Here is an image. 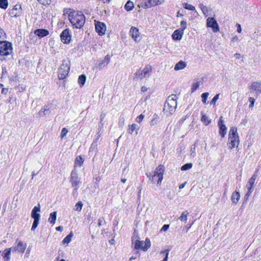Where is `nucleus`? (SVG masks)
Returning <instances> with one entry per match:
<instances>
[{"mask_svg": "<svg viewBox=\"0 0 261 261\" xmlns=\"http://www.w3.org/2000/svg\"><path fill=\"white\" fill-rule=\"evenodd\" d=\"M86 76L84 74H82L79 76L78 79V82L79 84H80V86L82 87L83 86L86 82Z\"/></svg>", "mask_w": 261, "mask_h": 261, "instance_id": "nucleus-35", "label": "nucleus"}, {"mask_svg": "<svg viewBox=\"0 0 261 261\" xmlns=\"http://www.w3.org/2000/svg\"><path fill=\"white\" fill-rule=\"evenodd\" d=\"M70 70V65L68 61L63 60L62 65L58 70V77L60 79H64L68 75Z\"/></svg>", "mask_w": 261, "mask_h": 261, "instance_id": "nucleus-7", "label": "nucleus"}, {"mask_svg": "<svg viewBox=\"0 0 261 261\" xmlns=\"http://www.w3.org/2000/svg\"><path fill=\"white\" fill-rule=\"evenodd\" d=\"M164 2V0H143L140 4V6L144 9H147L161 5Z\"/></svg>", "mask_w": 261, "mask_h": 261, "instance_id": "nucleus-11", "label": "nucleus"}, {"mask_svg": "<svg viewBox=\"0 0 261 261\" xmlns=\"http://www.w3.org/2000/svg\"><path fill=\"white\" fill-rule=\"evenodd\" d=\"M83 162H84V160L82 158V156H78L76 158L75 162H74V169H75V168L76 167H78V166L80 167V166H81V165L83 163Z\"/></svg>", "mask_w": 261, "mask_h": 261, "instance_id": "nucleus-32", "label": "nucleus"}, {"mask_svg": "<svg viewBox=\"0 0 261 261\" xmlns=\"http://www.w3.org/2000/svg\"><path fill=\"white\" fill-rule=\"evenodd\" d=\"M144 116L143 114H140L138 117L136 118V121L140 123L142 120L144 119Z\"/></svg>", "mask_w": 261, "mask_h": 261, "instance_id": "nucleus-53", "label": "nucleus"}, {"mask_svg": "<svg viewBox=\"0 0 261 261\" xmlns=\"http://www.w3.org/2000/svg\"><path fill=\"white\" fill-rule=\"evenodd\" d=\"M70 22L76 29H81L85 23V15L81 12H71L68 14Z\"/></svg>", "mask_w": 261, "mask_h": 261, "instance_id": "nucleus-1", "label": "nucleus"}, {"mask_svg": "<svg viewBox=\"0 0 261 261\" xmlns=\"http://www.w3.org/2000/svg\"><path fill=\"white\" fill-rule=\"evenodd\" d=\"M177 96L172 94L167 98L163 109L165 112H168L170 114H173L177 107Z\"/></svg>", "mask_w": 261, "mask_h": 261, "instance_id": "nucleus-4", "label": "nucleus"}, {"mask_svg": "<svg viewBox=\"0 0 261 261\" xmlns=\"http://www.w3.org/2000/svg\"><path fill=\"white\" fill-rule=\"evenodd\" d=\"M228 139L227 145L229 149H232L234 147L238 148L240 141L237 128L234 127L230 128Z\"/></svg>", "mask_w": 261, "mask_h": 261, "instance_id": "nucleus-3", "label": "nucleus"}, {"mask_svg": "<svg viewBox=\"0 0 261 261\" xmlns=\"http://www.w3.org/2000/svg\"><path fill=\"white\" fill-rule=\"evenodd\" d=\"M129 35L134 39L135 41L140 40V33L139 29L135 27H132L129 31Z\"/></svg>", "mask_w": 261, "mask_h": 261, "instance_id": "nucleus-17", "label": "nucleus"}, {"mask_svg": "<svg viewBox=\"0 0 261 261\" xmlns=\"http://www.w3.org/2000/svg\"><path fill=\"white\" fill-rule=\"evenodd\" d=\"M189 215V213L188 211H184L181 214L179 218V219L182 222H187V217Z\"/></svg>", "mask_w": 261, "mask_h": 261, "instance_id": "nucleus-29", "label": "nucleus"}, {"mask_svg": "<svg viewBox=\"0 0 261 261\" xmlns=\"http://www.w3.org/2000/svg\"><path fill=\"white\" fill-rule=\"evenodd\" d=\"M132 239V243L134 245V249L136 250H142L143 251H147L151 246L150 241L149 239L146 238L145 242L141 241L138 240L139 237L137 234H135Z\"/></svg>", "mask_w": 261, "mask_h": 261, "instance_id": "nucleus-5", "label": "nucleus"}, {"mask_svg": "<svg viewBox=\"0 0 261 261\" xmlns=\"http://www.w3.org/2000/svg\"><path fill=\"white\" fill-rule=\"evenodd\" d=\"M240 198V195L239 192L235 191L232 193L231 199L233 203L236 204L239 201Z\"/></svg>", "mask_w": 261, "mask_h": 261, "instance_id": "nucleus-26", "label": "nucleus"}, {"mask_svg": "<svg viewBox=\"0 0 261 261\" xmlns=\"http://www.w3.org/2000/svg\"><path fill=\"white\" fill-rule=\"evenodd\" d=\"M70 182L71 184L72 187L74 188L73 194L77 193L79 187L78 185L81 184L80 178L78 176L77 171L74 169L71 173Z\"/></svg>", "mask_w": 261, "mask_h": 261, "instance_id": "nucleus-6", "label": "nucleus"}, {"mask_svg": "<svg viewBox=\"0 0 261 261\" xmlns=\"http://www.w3.org/2000/svg\"><path fill=\"white\" fill-rule=\"evenodd\" d=\"M242 31V29L241 25L239 24H237V32L239 33H240Z\"/></svg>", "mask_w": 261, "mask_h": 261, "instance_id": "nucleus-58", "label": "nucleus"}, {"mask_svg": "<svg viewBox=\"0 0 261 261\" xmlns=\"http://www.w3.org/2000/svg\"><path fill=\"white\" fill-rule=\"evenodd\" d=\"M12 52V47L10 42L6 41H0V55L7 56Z\"/></svg>", "mask_w": 261, "mask_h": 261, "instance_id": "nucleus-9", "label": "nucleus"}, {"mask_svg": "<svg viewBox=\"0 0 261 261\" xmlns=\"http://www.w3.org/2000/svg\"><path fill=\"white\" fill-rule=\"evenodd\" d=\"M192 166L193 165L192 163H187L182 166L180 169L182 171H186L191 169L192 167Z\"/></svg>", "mask_w": 261, "mask_h": 261, "instance_id": "nucleus-42", "label": "nucleus"}, {"mask_svg": "<svg viewBox=\"0 0 261 261\" xmlns=\"http://www.w3.org/2000/svg\"><path fill=\"white\" fill-rule=\"evenodd\" d=\"M165 172V167L164 166L159 165L155 169L153 173L150 172L146 173L147 177L152 182H156L158 185H160L162 183L163 175Z\"/></svg>", "mask_w": 261, "mask_h": 261, "instance_id": "nucleus-2", "label": "nucleus"}, {"mask_svg": "<svg viewBox=\"0 0 261 261\" xmlns=\"http://www.w3.org/2000/svg\"><path fill=\"white\" fill-rule=\"evenodd\" d=\"M22 14L21 5L16 4L9 12V15L11 17H18Z\"/></svg>", "mask_w": 261, "mask_h": 261, "instance_id": "nucleus-14", "label": "nucleus"}, {"mask_svg": "<svg viewBox=\"0 0 261 261\" xmlns=\"http://www.w3.org/2000/svg\"><path fill=\"white\" fill-rule=\"evenodd\" d=\"M218 125L219 127H221L222 126L225 125L224 121V120L223 119V117L222 116H220V117L219 118V121L218 123Z\"/></svg>", "mask_w": 261, "mask_h": 261, "instance_id": "nucleus-47", "label": "nucleus"}, {"mask_svg": "<svg viewBox=\"0 0 261 261\" xmlns=\"http://www.w3.org/2000/svg\"><path fill=\"white\" fill-rule=\"evenodd\" d=\"M184 34V32L182 30H180L179 29L175 30L172 35V38L175 40H180L181 39L182 35Z\"/></svg>", "mask_w": 261, "mask_h": 261, "instance_id": "nucleus-21", "label": "nucleus"}, {"mask_svg": "<svg viewBox=\"0 0 261 261\" xmlns=\"http://www.w3.org/2000/svg\"><path fill=\"white\" fill-rule=\"evenodd\" d=\"M5 33H4V31L2 29L0 28V37L3 38L5 36Z\"/></svg>", "mask_w": 261, "mask_h": 261, "instance_id": "nucleus-56", "label": "nucleus"}, {"mask_svg": "<svg viewBox=\"0 0 261 261\" xmlns=\"http://www.w3.org/2000/svg\"><path fill=\"white\" fill-rule=\"evenodd\" d=\"M158 119L156 117L153 118L150 121V125L154 126L157 124L158 123Z\"/></svg>", "mask_w": 261, "mask_h": 261, "instance_id": "nucleus-50", "label": "nucleus"}, {"mask_svg": "<svg viewBox=\"0 0 261 261\" xmlns=\"http://www.w3.org/2000/svg\"><path fill=\"white\" fill-rule=\"evenodd\" d=\"M186 66L187 63L186 62L183 61H180L175 64L174 69L175 70L178 71L184 69L186 67Z\"/></svg>", "mask_w": 261, "mask_h": 261, "instance_id": "nucleus-24", "label": "nucleus"}, {"mask_svg": "<svg viewBox=\"0 0 261 261\" xmlns=\"http://www.w3.org/2000/svg\"><path fill=\"white\" fill-rule=\"evenodd\" d=\"M95 31L99 35L102 36L105 34L106 25L103 22L95 21Z\"/></svg>", "mask_w": 261, "mask_h": 261, "instance_id": "nucleus-15", "label": "nucleus"}, {"mask_svg": "<svg viewBox=\"0 0 261 261\" xmlns=\"http://www.w3.org/2000/svg\"><path fill=\"white\" fill-rule=\"evenodd\" d=\"M17 244L15 246L11 248L12 252H17L18 253H23L26 249L27 244H24L22 241L16 240Z\"/></svg>", "mask_w": 261, "mask_h": 261, "instance_id": "nucleus-12", "label": "nucleus"}, {"mask_svg": "<svg viewBox=\"0 0 261 261\" xmlns=\"http://www.w3.org/2000/svg\"><path fill=\"white\" fill-rule=\"evenodd\" d=\"M35 34L40 37H43L48 35L49 32L45 29H37L35 31Z\"/></svg>", "mask_w": 261, "mask_h": 261, "instance_id": "nucleus-23", "label": "nucleus"}, {"mask_svg": "<svg viewBox=\"0 0 261 261\" xmlns=\"http://www.w3.org/2000/svg\"><path fill=\"white\" fill-rule=\"evenodd\" d=\"M8 7L7 0H0V8L6 9Z\"/></svg>", "mask_w": 261, "mask_h": 261, "instance_id": "nucleus-41", "label": "nucleus"}, {"mask_svg": "<svg viewBox=\"0 0 261 261\" xmlns=\"http://www.w3.org/2000/svg\"><path fill=\"white\" fill-rule=\"evenodd\" d=\"M141 90H142V91H143V92L146 91L147 90V88H146V87H145L143 86V87H142L141 88Z\"/></svg>", "mask_w": 261, "mask_h": 261, "instance_id": "nucleus-63", "label": "nucleus"}, {"mask_svg": "<svg viewBox=\"0 0 261 261\" xmlns=\"http://www.w3.org/2000/svg\"><path fill=\"white\" fill-rule=\"evenodd\" d=\"M140 255V253L138 250H135L134 252V255L129 258V260L136 259Z\"/></svg>", "mask_w": 261, "mask_h": 261, "instance_id": "nucleus-43", "label": "nucleus"}, {"mask_svg": "<svg viewBox=\"0 0 261 261\" xmlns=\"http://www.w3.org/2000/svg\"><path fill=\"white\" fill-rule=\"evenodd\" d=\"M182 5H183V7L186 9L191 10V11H194L195 10V7L192 6L191 4H189L188 3H184L182 4Z\"/></svg>", "mask_w": 261, "mask_h": 261, "instance_id": "nucleus-38", "label": "nucleus"}, {"mask_svg": "<svg viewBox=\"0 0 261 261\" xmlns=\"http://www.w3.org/2000/svg\"><path fill=\"white\" fill-rule=\"evenodd\" d=\"M83 205V204L82 202V201H79L76 203V204L75 205V208L74 210L75 211L80 212L82 209Z\"/></svg>", "mask_w": 261, "mask_h": 261, "instance_id": "nucleus-39", "label": "nucleus"}, {"mask_svg": "<svg viewBox=\"0 0 261 261\" xmlns=\"http://www.w3.org/2000/svg\"><path fill=\"white\" fill-rule=\"evenodd\" d=\"M208 95H209L208 92H205L201 94V99H202V102L204 104H205L206 103V100H207Z\"/></svg>", "mask_w": 261, "mask_h": 261, "instance_id": "nucleus-40", "label": "nucleus"}, {"mask_svg": "<svg viewBox=\"0 0 261 261\" xmlns=\"http://www.w3.org/2000/svg\"><path fill=\"white\" fill-rule=\"evenodd\" d=\"M39 220H34V222H33L32 228H31V230L32 231H34L35 230V229L37 228V227L38 226V225L39 224Z\"/></svg>", "mask_w": 261, "mask_h": 261, "instance_id": "nucleus-44", "label": "nucleus"}, {"mask_svg": "<svg viewBox=\"0 0 261 261\" xmlns=\"http://www.w3.org/2000/svg\"><path fill=\"white\" fill-rule=\"evenodd\" d=\"M169 227V225L168 224H165L162 227L161 231H165L168 230Z\"/></svg>", "mask_w": 261, "mask_h": 261, "instance_id": "nucleus-55", "label": "nucleus"}, {"mask_svg": "<svg viewBox=\"0 0 261 261\" xmlns=\"http://www.w3.org/2000/svg\"><path fill=\"white\" fill-rule=\"evenodd\" d=\"M36 175V173L34 171H33L32 173V179H33L34 177Z\"/></svg>", "mask_w": 261, "mask_h": 261, "instance_id": "nucleus-64", "label": "nucleus"}, {"mask_svg": "<svg viewBox=\"0 0 261 261\" xmlns=\"http://www.w3.org/2000/svg\"><path fill=\"white\" fill-rule=\"evenodd\" d=\"M110 61V57L109 55H107L105 56L104 59L99 62L98 64V67L99 69L103 68L106 65H108Z\"/></svg>", "mask_w": 261, "mask_h": 261, "instance_id": "nucleus-20", "label": "nucleus"}, {"mask_svg": "<svg viewBox=\"0 0 261 261\" xmlns=\"http://www.w3.org/2000/svg\"><path fill=\"white\" fill-rule=\"evenodd\" d=\"M249 101L250 102V104L249 105L250 108H253L254 106V103L255 102V99L253 97H249Z\"/></svg>", "mask_w": 261, "mask_h": 261, "instance_id": "nucleus-52", "label": "nucleus"}, {"mask_svg": "<svg viewBox=\"0 0 261 261\" xmlns=\"http://www.w3.org/2000/svg\"><path fill=\"white\" fill-rule=\"evenodd\" d=\"M258 171V169H256L255 173L252 175L251 178L248 180L247 184L246 185V188L247 189V192L246 194L245 197L247 198L251 194V193L253 192L254 189V184L255 181V179L257 176V172Z\"/></svg>", "mask_w": 261, "mask_h": 261, "instance_id": "nucleus-10", "label": "nucleus"}, {"mask_svg": "<svg viewBox=\"0 0 261 261\" xmlns=\"http://www.w3.org/2000/svg\"><path fill=\"white\" fill-rule=\"evenodd\" d=\"M197 146V143L195 142L192 146L190 150V155L194 158L196 156V147Z\"/></svg>", "mask_w": 261, "mask_h": 261, "instance_id": "nucleus-36", "label": "nucleus"}, {"mask_svg": "<svg viewBox=\"0 0 261 261\" xmlns=\"http://www.w3.org/2000/svg\"><path fill=\"white\" fill-rule=\"evenodd\" d=\"M51 112L50 107L49 106H45L43 109L39 111L38 114L40 116H45L48 115Z\"/></svg>", "mask_w": 261, "mask_h": 261, "instance_id": "nucleus-25", "label": "nucleus"}, {"mask_svg": "<svg viewBox=\"0 0 261 261\" xmlns=\"http://www.w3.org/2000/svg\"><path fill=\"white\" fill-rule=\"evenodd\" d=\"M42 5H49L50 3L51 0H38Z\"/></svg>", "mask_w": 261, "mask_h": 261, "instance_id": "nucleus-51", "label": "nucleus"}, {"mask_svg": "<svg viewBox=\"0 0 261 261\" xmlns=\"http://www.w3.org/2000/svg\"><path fill=\"white\" fill-rule=\"evenodd\" d=\"M219 134L222 137H224L227 133V127L225 125L222 126L221 127H219Z\"/></svg>", "mask_w": 261, "mask_h": 261, "instance_id": "nucleus-34", "label": "nucleus"}, {"mask_svg": "<svg viewBox=\"0 0 261 261\" xmlns=\"http://www.w3.org/2000/svg\"><path fill=\"white\" fill-rule=\"evenodd\" d=\"M68 133V130L66 128H63L62 129L61 133V138H63Z\"/></svg>", "mask_w": 261, "mask_h": 261, "instance_id": "nucleus-48", "label": "nucleus"}, {"mask_svg": "<svg viewBox=\"0 0 261 261\" xmlns=\"http://www.w3.org/2000/svg\"><path fill=\"white\" fill-rule=\"evenodd\" d=\"M200 8L202 11V12L205 14V13L207 12V8L206 6L203 5H200Z\"/></svg>", "mask_w": 261, "mask_h": 261, "instance_id": "nucleus-54", "label": "nucleus"}, {"mask_svg": "<svg viewBox=\"0 0 261 261\" xmlns=\"http://www.w3.org/2000/svg\"><path fill=\"white\" fill-rule=\"evenodd\" d=\"M8 92V88H3L2 90V93L4 94H7Z\"/></svg>", "mask_w": 261, "mask_h": 261, "instance_id": "nucleus-57", "label": "nucleus"}, {"mask_svg": "<svg viewBox=\"0 0 261 261\" xmlns=\"http://www.w3.org/2000/svg\"><path fill=\"white\" fill-rule=\"evenodd\" d=\"M60 38L61 41L64 43H69L71 37L69 35V30L68 29L64 30L60 35Z\"/></svg>", "mask_w": 261, "mask_h": 261, "instance_id": "nucleus-16", "label": "nucleus"}, {"mask_svg": "<svg viewBox=\"0 0 261 261\" xmlns=\"http://www.w3.org/2000/svg\"><path fill=\"white\" fill-rule=\"evenodd\" d=\"M180 25L181 28L180 29V30H182V32H184V30L187 28V22L185 21H182L180 22Z\"/></svg>", "mask_w": 261, "mask_h": 261, "instance_id": "nucleus-49", "label": "nucleus"}, {"mask_svg": "<svg viewBox=\"0 0 261 261\" xmlns=\"http://www.w3.org/2000/svg\"><path fill=\"white\" fill-rule=\"evenodd\" d=\"M40 211V204L38 206H35L32 210L31 213V217L34 220H40V215L38 213Z\"/></svg>", "mask_w": 261, "mask_h": 261, "instance_id": "nucleus-19", "label": "nucleus"}, {"mask_svg": "<svg viewBox=\"0 0 261 261\" xmlns=\"http://www.w3.org/2000/svg\"><path fill=\"white\" fill-rule=\"evenodd\" d=\"M169 251L168 250L165 249L164 250H162L161 252V253L165 254V257L162 261H167L168 260V254H169Z\"/></svg>", "mask_w": 261, "mask_h": 261, "instance_id": "nucleus-45", "label": "nucleus"}, {"mask_svg": "<svg viewBox=\"0 0 261 261\" xmlns=\"http://www.w3.org/2000/svg\"><path fill=\"white\" fill-rule=\"evenodd\" d=\"M57 219V212H54L50 214L49 217L48 219V222L54 225L56 223Z\"/></svg>", "mask_w": 261, "mask_h": 261, "instance_id": "nucleus-28", "label": "nucleus"}, {"mask_svg": "<svg viewBox=\"0 0 261 261\" xmlns=\"http://www.w3.org/2000/svg\"><path fill=\"white\" fill-rule=\"evenodd\" d=\"M234 56L236 58H237V59H239V58H240V54L236 53V54H235L234 55Z\"/></svg>", "mask_w": 261, "mask_h": 261, "instance_id": "nucleus-62", "label": "nucleus"}, {"mask_svg": "<svg viewBox=\"0 0 261 261\" xmlns=\"http://www.w3.org/2000/svg\"><path fill=\"white\" fill-rule=\"evenodd\" d=\"M219 94H216L212 99V101H211V104L215 105L216 104V101L219 99Z\"/></svg>", "mask_w": 261, "mask_h": 261, "instance_id": "nucleus-46", "label": "nucleus"}, {"mask_svg": "<svg viewBox=\"0 0 261 261\" xmlns=\"http://www.w3.org/2000/svg\"><path fill=\"white\" fill-rule=\"evenodd\" d=\"M199 86H200L199 82H194L192 84V87H191V92H194V91H195L199 88Z\"/></svg>", "mask_w": 261, "mask_h": 261, "instance_id": "nucleus-37", "label": "nucleus"}, {"mask_svg": "<svg viewBox=\"0 0 261 261\" xmlns=\"http://www.w3.org/2000/svg\"><path fill=\"white\" fill-rule=\"evenodd\" d=\"M201 122H203L206 126L208 125L211 122V120L208 118V116H206V114H205L202 112H201Z\"/></svg>", "mask_w": 261, "mask_h": 261, "instance_id": "nucleus-27", "label": "nucleus"}, {"mask_svg": "<svg viewBox=\"0 0 261 261\" xmlns=\"http://www.w3.org/2000/svg\"><path fill=\"white\" fill-rule=\"evenodd\" d=\"M129 131L128 133L130 134H133L134 131L136 130V134L138 133V130L139 129V126L136 124H132L129 125Z\"/></svg>", "mask_w": 261, "mask_h": 261, "instance_id": "nucleus-30", "label": "nucleus"}, {"mask_svg": "<svg viewBox=\"0 0 261 261\" xmlns=\"http://www.w3.org/2000/svg\"><path fill=\"white\" fill-rule=\"evenodd\" d=\"M134 7V6L133 3L130 1H128L125 5L124 8L126 11H129L133 10Z\"/></svg>", "mask_w": 261, "mask_h": 261, "instance_id": "nucleus-33", "label": "nucleus"}, {"mask_svg": "<svg viewBox=\"0 0 261 261\" xmlns=\"http://www.w3.org/2000/svg\"><path fill=\"white\" fill-rule=\"evenodd\" d=\"M102 219L99 218L98 220V226L100 227L102 225Z\"/></svg>", "mask_w": 261, "mask_h": 261, "instance_id": "nucleus-59", "label": "nucleus"}, {"mask_svg": "<svg viewBox=\"0 0 261 261\" xmlns=\"http://www.w3.org/2000/svg\"><path fill=\"white\" fill-rule=\"evenodd\" d=\"M152 71V67L150 65H147L143 70H138L136 71L134 76V79L138 80L149 77Z\"/></svg>", "mask_w": 261, "mask_h": 261, "instance_id": "nucleus-8", "label": "nucleus"}, {"mask_svg": "<svg viewBox=\"0 0 261 261\" xmlns=\"http://www.w3.org/2000/svg\"><path fill=\"white\" fill-rule=\"evenodd\" d=\"M186 184H187V182H185L184 183H183V184H182L180 185H179V189H183V188L185 187V185H186Z\"/></svg>", "mask_w": 261, "mask_h": 261, "instance_id": "nucleus-61", "label": "nucleus"}, {"mask_svg": "<svg viewBox=\"0 0 261 261\" xmlns=\"http://www.w3.org/2000/svg\"><path fill=\"white\" fill-rule=\"evenodd\" d=\"M250 89L255 91L256 94L258 96L261 93V83L258 82L252 83L250 85Z\"/></svg>", "mask_w": 261, "mask_h": 261, "instance_id": "nucleus-18", "label": "nucleus"}, {"mask_svg": "<svg viewBox=\"0 0 261 261\" xmlns=\"http://www.w3.org/2000/svg\"><path fill=\"white\" fill-rule=\"evenodd\" d=\"M11 251L12 249L10 248L5 249L3 252L2 255L5 261H10Z\"/></svg>", "mask_w": 261, "mask_h": 261, "instance_id": "nucleus-22", "label": "nucleus"}, {"mask_svg": "<svg viewBox=\"0 0 261 261\" xmlns=\"http://www.w3.org/2000/svg\"><path fill=\"white\" fill-rule=\"evenodd\" d=\"M56 229L57 231H62L63 230V227L62 226H59L56 227Z\"/></svg>", "mask_w": 261, "mask_h": 261, "instance_id": "nucleus-60", "label": "nucleus"}, {"mask_svg": "<svg viewBox=\"0 0 261 261\" xmlns=\"http://www.w3.org/2000/svg\"><path fill=\"white\" fill-rule=\"evenodd\" d=\"M73 236V233L71 231L68 235H67L62 241V244H68L71 241V239Z\"/></svg>", "mask_w": 261, "mask_h": 261, "instance_id": "nucleus-31", "label": "nucleus"}, {"mask_svg": "<svg viewBox=\"0 0 261 261\" xmlns=\"http://www.w3.org/2000/svg\"><path fill=\"white\" fill-rule=\"evenodd\" d=\"M207 27L211 28L214 32L219 31L218 24L216 20L213 17H208L206 20Z\"/></svg>", "mask_w": 261, "mask_h": 261, "instance_id": "nucleus-13", "label": "nucleus"}]
</instances>
